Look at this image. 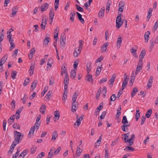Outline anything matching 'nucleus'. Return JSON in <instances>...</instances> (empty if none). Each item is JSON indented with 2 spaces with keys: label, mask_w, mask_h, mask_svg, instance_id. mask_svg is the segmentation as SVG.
I'll list each match as a JSON object with an SVG mask.
<instances>
[{
  "label": "nucleus",
  "mask_w": 158,
  "mask_h": 158,
  "mask_svg": "<svg viewBox=\"0 0 158 158\" xmlns=\"http://www.w3.org/2000/svg\"><path fill=\"white\" fill-rule=\"evenodd\" d=\"M15 139L12 143L14 144L15 146L19 143L23 138V135L22 133L18 132L16 131H14Z\"/></svg>",
  "instance_id": "f257e3e1"
},
{
  "label": "nucleus",
  "mask_w": 158,
  "mask_h": 158,
  "mask_svg": "<svg viewBox=\"0 0 158 158\" xmlns=\"http://www.w3.org/2000/svg\"><path fill=\"white\" fill-rule=\"evenodd\" d=\"M79 47L75 48L73 53V56L75 57H77L80 55L83 48L82 41L81 40H79Z\"/></svg>",
  "instance_id": "f03ea898"
},
{
  "label": "nucleus",
  "mask_w": 158,
  "mask_h": 158,
  "mask_svg": "<svg viewBox=\"0 0 158 158\" xmlns=\"http://www.w3.org/2000/svg\"><path fill=\"white\" fill-rule=\"evenodd\" d=\"M116 23V27L118 29L122 25L123 22L122 21L120 14H119L117 17Z\"/></svg>",
  "instance_id": "7ed1b4c3"
},
{
  "label": "nucleus",
  "mask_w": 158,
  "mask_h": 158,
  "mask_svg": "<svg viewBox=\"0 0 158 158\" xmlns=\"http://www.w3.org/2000/svg\"><path fill=\"white\" fill-rule=\"evenodd\" d=\"M8 57V55L7 54L5 55L1 59L0 61V69H2L3 68L2 65L4 64L6 60Z\"/></svg>",
  "instance_id": "20e7f679"
},
{
  "label": "nucleus",
  "mask_w": 158,
  "mask_h": 158,
  "mask_svg": "<svg viewBox=\"0 0 158 158\" xmlns=\"http://www.w3.org/2000/svg\"><path fill=\"white\" fill-rule=\"evenodd\" d=\"M135 135L132 134L131 135V138L127 139L126 143H128L129 146H131L134 143L133 141L135 140Z\"/></svg>",
  "instance_id": "39448f33"
},
{
  "label": "nucleus",
  "mask_w": 158,
  "mask_h": 158,
  "mask_svg": "<svg viewBox=\"0 0 158 158\" xmlns=\"http://www.w3.org/2000/svg\"><path fill=\"white\" fill-rule=\"evenodd\" d=\"M47 19L45 16L43 18L42 23L40 25L41 28L44 30L45 29V26L47 23Z\"/></svg>",
  "instance_id": "423d86ee"
},
{
  "label": "nucleus",
  "mask_w": 158,
  "mask_h": 158,
  "mask_svg": "<svg viewBox=\"0 0 158 158\" xmlns=\"http://www.w3.org/2000/svg\"><path fill=\"white\" fill-rule=\"evenodd\" d=\"M125 5V2L123 1H120L119 3V8L118 10L121 12L123 10L124 7Z\"/></svg>",
  "instance_id": "0eeeda50"
},
{
  "label": "nucleus",
  "mask_w": 158,
  "mask_h": 158,
  "mask_svg": "<svg viewBox=\"0 0 158 158\" xmlns=\"http://www.w3.org/2000/svg\"><path fill=\"white\" fill-rule=\"evenodd\" d=\"M90 70H87L88 74L86 75L85 76L86 79L88 81L93 82V80L92 78V76L90 74H89V72L90 71Z\"/></svg>",
  "instance_id": "6e6552de"
},
{
  "label": "nucleus",
  "mask_w": 158,
  "mask_h": 158,
  "mask_svg": "<svg viewBox=\"0 0 158 158\" xmlns=\"http://www.w3.org/2000/svg\"><path fill=\"white\" fill-rule=\"evenodd\" d=\"M54 16V13L53 12V8L51 9L49 12V19L52 22Z\"/></svg>",
  "instance_id": "1a4fd4ad"
},
{
  "label": "nucleus",
  "mask_w": 158,
  "mask_h": 158,
  "mask_svg": "<svg viewBox=\"0 0 158 158\" xmlns=\"http://www.w3.org/2000/svg\"><path fill=\"white\" fill-rule=\"evenodd\" d=\"M124 80L122 84V90H123L125 87L126 86L127 83V76L125 73L124 74Z\"/></svg>",
  "instance_id": "9d476101"
},
{
  "label": "nucleus",
  "mask_w": 158,
  "mask_h": 158,
  "mask_svg": "<svg viewBox=\"0 0 158 158\" xmlns=\"http://www.w3.org/2000/svg\"><path fill=\"white\" fill-rule=\"evenodd\" d=\"M146 54V51L145 49H143L140 53V55L139 56V60L140 61H143V60L144 58V57Z\"/></svg>",
  "instance_id": "9b49d317"
},
{
  "label": "nucleus",
  "mask_w": 158,
  "mask_h": 158,
  "mask_svg": "<svg viewBox=\"0 0 158 158\" xmlns=\"http://www.w3.org/2000/svg\"><path fill=\"white\" fill-rule=\"evenodd\" d=\"M75 14L76 12L73 11H71L70 13V21L72 23H73L74 21V18L75 16Z\"/></svg>",
  "instance_id": "f8f14e48"
},
{
  "label": "nucleus",
  "mask_w": 158,
  "mask_h": 158,
  "mask_svg": "<svg viewBox=\"0 0 158 158\" xmlns=\"http://www.w3.org/2000/svg\"><path fill=\"white\" fill-rule=\"evenodd\" d=\"M53 60L51 58H49L47 63V68L50 69L53 63Z\"/></svg>",
  "instance_id": "ddd939ff"
},
{
  "label": "nucleus",
  "mask_w": 158,
  "mask_h": 158,
  "mask_svg": "<svg viewBox=\"0 0 158 158\" xmlns=\"http://www.w3.org/2000/svg\"><path fill=\"white\" fill-rule=\"evenodd\" d=\"M153 81V77L152 76H151L148 80L147 86L148 88L152 87V84Z\"/></svg>",
  "instance_id": "4468645a"
},
{
  "label": "nucleus",
  "mask_w": 158,
  "mask_h": 158,
  "mask_svg": "<svg viewBox=\"0 0 158 158\" xmlns=\"http://www.w3.org/2000/svg\"><path fill=\"white\" fill-rule=\"evenodd\" d=\"M150 32L149 31H146L144 35V38L145 39V42H147L148 41Z\"/></svg>",
  "instance_id": "2eb2a0df"
},
{
  "label": "nucleus",
  "mask_w": 158,
  "mask_h": 158,
  "mask_svg": "<svg viewBox=\"0 0 158 158\" xmlns=\"http://www.w3.org/2000/svg\"><path fill=\"white\" fill-rule=\"evenodd\" d=\"M54 114L55 116L53 118V119L54 121H55L56 120H57L59 119L60 117V113L59 111L57 110L55 111L54 112Z\"/></svg>",
  "instance_id": "dca6fc26"
},
{
  "label": "nucleus",
  "mask_w": 158,
  "mask_h": 158,
  "mask_svg": "<svg viewBox=\"0 0 158 158\" xmlns=\"http://www.w3.org/2000/svg\"><path fill=\"white\" fill-rule=\"evenodd\" d=\"M122 43V40L121 37H118L117 39V41L116 47L118 49H119Z\"/></svg>",
  "instance_id": "f3484780"
},
{
  "label": "nucleus",
  "mask_w": 158,
  "mask_h": 158,
  "mask_svg": "<svg viewBox=\"0 0 158 158\" xmlns=\"http://www.w3.org/2000/svg\"><path fill=\"white\" fill-rule=\"evenodd\" d=\"M105 9L104 7H102L100 10L98 14V16L100 17H102L104 15Z\"/></svg>",
  "instance_id": "a211bd4d"
},
{
  "label": "nucleus",
  "mask_w": 158,
  "mask_h": 158,
  "mask_svg": "<svg viewBox=\"0 0 158 158\" xmlns=\"http://www.w3.org/2000/svg\"><path fill=\"white\" fill-rule=\"evenodd\" d=\"M49 4L48 3H45L41 7V10L42 12L46 10L48 8Z\"/></svg>",
  "instance_id": "6ab92c4d"
},
{
  "label": "nucleus",
  "mask_w": 158,
  "mask_h": 158,
  "mask_svg": "<svg viewBox=\"0 0 158 158\" xmlns=\"http://www.w3.org/2000/svg\"><path fill=\"white\" fill-rule=\"evenodd\" d=\"M82 151L81 149L78 146L76 153V156L77 157H78L81 154Z\"/></svg>",
  "instance_id": "aec40b11"
},
{
  "label": "nucleus",
  "mask_w": 158,
  "mask_h": 158,
  "mask_svg": "<svg viewBox=\"0 0 158 158\" xmlns=\"http://www.w3.org/2000/svg\"><path fill=\"white\" fill-rule=\"evenodd\" d=\"M52 91H49L47 94L46 96H45V98L46 99V101L48 102L52 96Z\"/></svg>",
  "instance_id": "412c9836"
},
{
  "label": "nucleus",
  "mask_w": 158,
  "mask_h": 158,
  "mask_svg": "<svg viewBox=\"0 0 158 158\" xmlns=\"http://www.w3.org/2000/svg\"><path fill=\"white\" fill-rule=\"evenodd\" d=\"M37 82L38 81L37 80H35L33 82L31 88V90L32 91H33L34 89L35 88L37 85Z\"/></svg>",
  "instance_id": "4be33fe9"
},
{
  "label": "nucleus",
  "mask_w": 158,
  "mask_h": 158,
  "mask_svg": "<svg viewBox=\"0 0 158 158\" xmlns=\"http://www.w3.org/2000/svg\"><path fill=\"white\" fill-rule=\"evenodd\" d=\"M46 106L44 104H43L40 109V112L42 114H44V112L46 110Z\"/></svg>",
  "instance_id": "5701e85b"
},
{
  "label": "nucleus",
  "mask_w": 158,
  "mask_h": 158,
  "mask_svg": "<svg viewBox=\"0 0 158 158\" xmlns=\"http://www.w3.org/2000/svg\"><path fill=\"white\" fill-rule=\"evenodd\" d=\"M57 136V132L56 131H54L52 134V140H55Z\"/></svg>",
  "instance_id": "b1692460"
},
{
  "label": "nucleus",
  "mask_w": 158,
  "mask_h": 158,
  "mask_svg": "<svg viewBox=\"0 0 158 158\" xmlns=\"http://www.w3.org/2000/svg\"><path fill=\"white\" fill-rule=\"evenodd\" d=\"M35 129L36 128L35 126H33L32 127L30 130L28 135H29L30 136H31V135L33 136L34 132Z\"/></svg>",
  "instance_id": "393cba45"
},
{
  "label": "nucleus",
  "mask_w": 158,
  "mask_h": 158,
  "mask_svg": "<svg viewBox=\"0 0 158 158\" xmlns=\"http://www.w3.org/2000/svg\"><path fill=\"white\" fill-rule=\"evenodd\" d=\"M134 71H133L132 72L129 82L130 84H131V85H133V83L134 82L135 78V76H134Z\"/></svg>",
  "instance_id": "a878e982"
},
{
  "label": "nucleus",
  "mask_w": 158,
  "mask_h": 158,
  "mask_svg": "<svg viewBox=\"0 0 158 158\" xmlns=\"http://www.w3.org/2000/svg\"><path fill=\"white\" fill-rule=\"evenodd\" d=\"M27 149L24 150L19 155V158H24L25 155L27 154Z\"/></svg>",
  "instance_id": "bb28decb"
},
{
  "label": "nucleus",
  "mask_w": 158,
  "mask_h": 158,
  "mask_svg": "<svg viewBox=\"0 0 158 158\" xmlns=\"http://www.w3.org/2000/svg\"><path fill=\"white\" fill-rule=\"evenodd\" d=\"M124 150L127 152L134 151L135 150V148L131 146H127L124 148Z\"/></svg>",
  "instance_id": "cd10ccee"
},
{
  "label": "nucleus",
  "mask_w": 158,
  "mask_h": 158,
  "mask_svg": "<svg viewBox=\"0 0 158 158\" xmlns=\"http://www.w3.org/2000/svg\"><path fill=\"white\" fill-rule=\"evenodd\" d=\"M116 75L115 74H114L111 77L109 81L110 82V83L111 84H113L114 80L115 79Z\"/></svg>",
  "instance_id": "c85d7f7f"
},
{
  "label": "nucleus",
  "mask_w": 158,
  "mask_h": 158,
  "mask_svg": "<svg viewBox=\"0 0 158 158\" xmlns=\"http://www.w3.org/2000/svg\"><path fill=\"white\" fill-rule=\"evenodd\" d=\"M78 96V93H76V91L73 94V98H72V101L73 102H76V99L77 98V96Z\"/></svg>",
  "instance_id": "c756f323"
},
{
  "label": "nucleus",
  "mask_w": 158,
  "mask_h": 158,
  "mask_svg": "<svg viewBox=\"0 0 158 158\" xmlns=\"http://www.w3.org/2000/svg\"><path fill=\"white\" fill-rule=\"evenodd\" d=\"M76 102H73L72 103V109L71 111L72 112L76 111L77 109V106L76 104L75 103Z\"/></svg>",
  "instance_id": "7c9ffc66"
},
{
  "label": "nucleus",
  "mask_w": 158,
  "mask_h": 158,
  "mask_svg": "<svg viewBox=\"0 0 158 158\" xmlns=\"http://www.w3.org/2000/svg\"><path fill=\"white\" fill-rule=\"evenodd\" d=\"M76 13L77 14L78 19L82 23H83L84 22V20L82 18V15H81L78 12H76Z\"/></svg>",
  "instance_id": "2f4dec72"
},
{
  "label": "nucleus",
  "mask_w": 158,
  "mask_h": 158,
  "mask_svg": "<svg viewBox=\"0 0 158 158\" xmlns=\"http://www.w3.org/2000/svg\"><path fill=\"white\" fill-rule=\"evenodd\" d=\"M69 77L68 76V74L66 73V74H65V77L64 83V84H69Z\"/></svg>",
  "instance_id": "473e14b6"
},
{
  "label": "nucleus",
  "mask_w": 158,
  "mask_h": 158,
  "mask_svg": "<svg viewBox=\"0 0 158 158\" xmlns=\"http://www.w3.org/2000/svg\"><path fill=\"white\" fill-rule=\"evenodd\" d=\"M143 65V62L142 61H141L140 60H139V63L137 65L136 69H142Z\"/></svg>",
  "instance_id": "72a5a7b5"
},
{
  "label": "nucleus",
  "mask_w": 158,
  "mask_h": 158,
  "mask_svg": "<svg viewBox=\"0 0 158 158\" xmlns=\"http://www.w3.org/2000/svg\"><path fill=\"white\" fill-rule=\"evenodd\" d=\"M17 72L16 71L12 70L11 72V77L13 79H15L16 76L17 75Z\"/></svg>",
  "instance_id": "f704fd0d"
},
{
  "label": "nucleus",
  "mask_w": 158,
  "mask_h": 158,
  "mask_svg": "<svg viewBox=\"0 0 158 158\" xmlns=\"http://www.w3.org/2000/svg\"><path fill=\"white\" fill-rule=\"evenodd\" d=\"M18 11L17 9L15 7L13 8L12 9V15H10V17H14Z\"/></svg>",
  "instance_id": "c9c22d12"
},
{
  "label": "nucleus",
  "mask_w": 158,
  "mask_h": 158,
  "mask_svg": "<svg viewBox=\"0 0 158 158\" xmlns=\"http://www.w3.org/2000/svg\"><path fill=\"white\" fill-rule=\"evenodd\" d=\"M138 92V90L136 88H134L131 92V97H133Z\"/></svg>",
  "instance_id": "e433bc0d"
},
{
  "label": "nucleus",
  "mask_w": 158,
  "mask_h": 158,
  "mask_svg": "<svg viewBox=\"0 0 158 158\" xmlns=\"http://www.w3.org/2000/svg\"><path fill=\"white\" fill-rule=\"evenodd\" d=\"M121 106H120V107L117 110V112L116 115V118H118L121 114Z\"/></svg>",
  "instance_id": "4c0bfd02"
},
{
  "label": "nucleus",
  "mask_w": 158,
  "mask_h": 158,
  "mask_svg": "<svg viewBox=\"0 0 158 158\" xmlns=\"http://www.w3.org/2000/svg\"><path fill=\"white\" fill-rule=\"evenodd\" d=\"M108 45V43H106L103 45L101 48L102 52H104L106 51Z\"/></svg>",
  "instance_id": "58836bf2"
},
{
  "label": "nucleus",
  "mask_w": 158,
  "mask_h": 158,
  "mask_svg": "<svg viewBox=\"0 0 158 158\" xmlns=\"http://www.w3.org/2000/svg\"><path fill=\"white\" fill-rule=\"evenodd\" d=\"M76 72L75 70H72L71 72V77L73 78H75L76 75Z\"/></svg>",
  "instance_id": "ea45409f"
},
{
  "label": "nucleus",
  "mask_w": 158,
  "mask_h": 158,
  "mask_svg": "<svg viewBox=\"0 0 158 158\" xmlns=\"http://www.w3.org/2000/svg\"><path fill=\"white\" fill-rule=\"evenodd\" d=\"M66 36L65 34L63 33L61 34L60 37V41H65Z\"/></svg>",
  "instance_id": "a19ab883"
},
{
  "label": "nucleus",
  "mask_w": 158,
  "mask_h": 158,
  "mask_svg": "<svg viewBox=\"0 0 158 158\" xmlns=\"http://www.w3.org/2000/svg\"><path fill=\"white\" fill-rule=\"evenodd\" d=\"M49 38L48 37H46L44 40L43 42V44L45 46H47L48 43L49 42Z\"/></svg>",
  "instance_id": "79ce46f5"
},
{
  "label": "nucleus",
  "mask_w": 158,
  "mask_h": 158,
  "mask_svg": "<svg viewBox=\"0 0 158 158\" xmlns=\"http://www.w3.org/2000/svg\"><path fill=\"white\" fill-rule=\"evenodd\" d=\"M138 48V46L137 45L134 46L133 47L131 48L130 49V51L131 53L134 52H135L137 50Z\"/></svg>",
  "instance_id": "37998d69"
},
{
  "label": "nucleus",
  "mask_w": 158,
  "mask_h": 158,
  "mask_svg": "<svg viewBox=\"0 0 158 158\" xmlns=\"http://www.w3.org/2000/svg\"><path fill=\"white\" fill-rule=\"evenodd\" d=\"M59 0H55L54 2L55 9L56 10L58 7Z\"/></svg>",
  "instance_id": "c03bdc74"
},
{
  "label": "nucleus",
  "mask_w": 158,
  "mask_h": 158,
  "mask_svg": "<svg viewBox=\"0 0 158 158\" xmlns=\"http://www.w3.org/2000/svg\"><path fill=\"white\" fill-rule=\"evenodd\" d=\"M152 113V110L151 109L148 110L146 114V116L149 118L151 116Z\"/></svg>",
  "instance_id": "a18cd8bd"
},
{
  "label": "nucleus",
  "mask_w": 158,
  "mask_h": 158,
  "mask_svg": "<svg viewBox=\"0 0 158 158\" xmlns=\"http://www.w3.org/2000/svg\"><path fill=\"white\" fill-rule=\"evenodd\" d=\"M4 30L2 29V32L0 33V43H1L2 41L3 40L4 38Z\"/></svg>",
  "instance_id": "49530a36"
},
{
  "label": "nucleus",
  "mask_w": 158,
  "mask_h": 158,
  "mask_svg": "<svg viewBox=\"0 0 158 158\" xmlns=\"http://www.w3.org/2000/svg\"><path fill=\"white\" fill-rule=\"evenodd\" d=\"M122 123L124 125L128 123V121L126 116H123L122 120Z\"/></svg>",
  "instance_id": "de8ad7c7"
},
{
  "label": "nucleus",
  "mask_w": 158,
  "mask_h": 158,
  "mask_svg": "<svg viewBox=\"0 0 158 158\" xmlns=\"http://www.w3.org/2000/svg\"><path fill=\"white\" fill-rule=\"evenodd\" d=\"M79 63V60L78 59H76L75 60L73 64V67L75 69L77 68V67L78 66Z\"/></svg>",
  "instance_id": "09e8293b"
},
{
  "label": "nucleus",
  "mask_w": 158,
  "mask_h": 158,
  "mask_svg": "<svg viewBox=\"0 0 158 158\" xmlns=\"http://www.w3.org/2000/svg\"><path fill=\"white\" fill-rule=\"evenodd\" d=\"M54 84V79L52 77L49 78V85H52Z\"/></svg>",
  "instance_id": "8fccbe9b"
},
{
  "label": "nucleus",
  "mask_w": 158,
  "mask_h": 158,
  "mask_svg": "<svg viewBox=\"0 0 158 158\" xmlns=\"http://www.w3.org/2000/svg\"><path fill=\"white\" fill-rule=\"evenodd\" d=\"M12 36H10V35H8L7 37L9 39V41L10 44H12V43H14V41L12 39Z\"/></svg>",
  "instance_id": "3c124183"
},
{
  "label": "nucleus",
  "mask_w": 158,
  "mask_h": 158,
  "mask_svg": "<svg viewBox=\"0 0 158 158\" xmlns=\"http://www.w3.org/2000/svg\"><path fill=\"white\" fill-rule=\"evenodd\" d=\"M52 116L50 115H48L46 117V124L48 125L49 124V123L50 121V119L51 118Z\"/></svg>",
  "instance_id": "603ef678"
},
{
  "label": "nucleus",
  "mask_w": 158,
  "mask_h": 158,
  "mask_svg": "<svg viewBox=\"0 0 158 158\" xmlns=\"http://www.w3.org/2000/svg\"><path fill=\"white\" fill-rule=\"evenodd\" d=\"M13 127L15 129H20V126L19 124H17V123H14L13 125Z\"/></svg>",
  "instance_id": "864d4df0"
},
{
  "label": "nucleus",
  "mask_w": 158,
  "mask_h": 158,
  "mask_svg": "<svg viewBox=\"0 0 158 158\" xmlns=\"http://www.w3.org/2000/svg\"><path fill=\"white\" fill-rule=\"evenodd\" d=\"M104 57L102 56H100L96 60V63H98L101 62L103 59Z\"/></svg>",
  "instance_id": "5fc2aeb1"
},
{
  "label": "nucleus",
  "mask_w": 158,
  "mask_h": 158,
  "mask_svg": "<svg viewBox=\"0 0 158 158\" xmlns=\"http://www.w3.org/2000/svg\"><path fill=\"white\" fill-rule=\"evenodd\" d=\"M15 147V146H14V143H12L11 144V146H10V148L9 151V152H10V153H11L14 150V148Z\"/></svg>",
  "instance_id": "6e6d98bb"
},
{
  "label": "nucleus",
  "mask_w": 158,
  "mask_h": 158,
  "mask_svg": "<svg viewBox=\"0 0 158 158\" xmlns=\"http://www.w3.org/2000/svg\"><path fill=\"white\" fill-rule=\"evenodd\" d=\"M76 7L77 8V10L80 12H83L84 11V10L83 8L80 6L78 5H76Z\"/></svg>",
  "instance_id": "4d7b16f0"
},
{
  "label": "nucleus",
  "mask_w": 158,
  "mask_h": 158,
  "mask_svg": "<svg viewBox=\"0 0 158 158\" xmlns=\"http://www.w3.org/2000/svg\"><path fill=\"white\" fill-rule=\"evenodd\" d=\"M92 64L90 62H88L87 64L86 69H90L92 68Z\"/></svg>",
  "instance_id": "13d9d810"
},
{
  "label": "nucleus",
  "mask_w": 158,
  "mask_h": 158,
  "mask_svg": "<svg viewBox=\"0 0 158 158\" xmlns=\"http://www.w3.org/2000/svg\"><path fill=\"white\" fill-rule=\"evenodd\" d=\"M124 135L125 137H124V140H125V142L126 143V141H127V139L128 138V136H129L130 135V133L128 132L126 134L124 135Z\"/></svg>",
  "instance_id": "bf43d9fd"
},
{
  "label": "nucleus",
  "mask_w": 158,
  "mask_h": 158,
  "mask_svg": "<svg viewBox=\"0 0 158 158\" xmlns=\"http://www.w3.org/2000/svg\"><path fill=\"white\" fill-rule=\"evenodd\" d=\"M61 147H58L56 150L54 152V154L55 155H57L58 154L60 151L61 150Z\"/></svg>",
  "instance_id": "052dcab7"
},
{
  "label": "nucleus",
  "mask_w": 158,
  "mask_h": 158,
  "mask_svg": "<svg viewBox=\"0 0 158 158\" xmlns=\"http://www.w3.org/2000/svg\"><path fill=\"white\" fill-rule=\"evenodd\" d=\"M44 152H41L39 154L37 158H42V157L44 156Z\"/></svg>",
  "instance_id": "680f3d73"
},
{
  "label": "nucleus",
  "mask_w": 158,
  "mask_h": 158,
  "mask_svg": "<svg viewBox=\"0 0 158 158\" xmlns=\"http://www.w3.org/2000/svg\"><path fill=\"white\" fill-rule=\"evenodd\" d=\"M18 52V49H16L15 50L14 52L12 54V56L14 58H15L17 56V54Z\"/></svg>",
  "instance_id": "e2e57ef3"
},
{
  "label": "nucleus",
  "mask_w": 158,
  "mask_h": 158,
  "mask_svg": "<svg viewBox=\"0 0 158 158\" xmlns=\"http://www.w3.org/2000/svg\"><path fill=\"white\" fill-rule=\"evenodd\" d=\"M27 99V96L26 94L24 95V96L23 98H22L21 99L23 101V103L25 104L26 101Z\"/></svg>",
  "instance_id": "0e129e2a"
},
{
  "label": "nucleus",
  "mask_w": 158,
  "mask_h": 158,
  "mask_svg": "<svg viewBox=\"0 0 158 158\" xmlns=\"http://www.w3.org/2000/svg\"><path fill=\"white\" fill-rule=\"evenodd\" d=\"M158 27V21L157 20L155 23L153 27V29L155 30H156Z\"/></svg>",
  "instance_id": "69168bd1"
},
{
  "label": "nucleus",
  "mask_w": 158,
  "mask_h": 158,
  "mask_svg": "<svg viewBox=\"0 0 158 158\" xmlns=\"http://www.w3.org/2000/svg\"><path fill=\"white\" fill-rule=\"evenodd\" d=\"M116 96L114 94H112L111 96L110 99L111 101H114L116 99Z\"/></svg>",
  "instance_id": "338daca9"
},
{
  "label": "nucleus",
  "mask_w": 158,
  "mask_h": 158,
  "mask_svg": "<svg viewBox=\"0 0 158 158\" xmlns=\"http://www.w3.org/2000/svg\"><path fill=\"white\" fill-rule=\"evenodd\" d=\"M10 104L12 106V109H13H13H14L15 107V102L14 100H12Z\"/></svg>",
  "instance_id": "774afa93"
}]
</instances>
